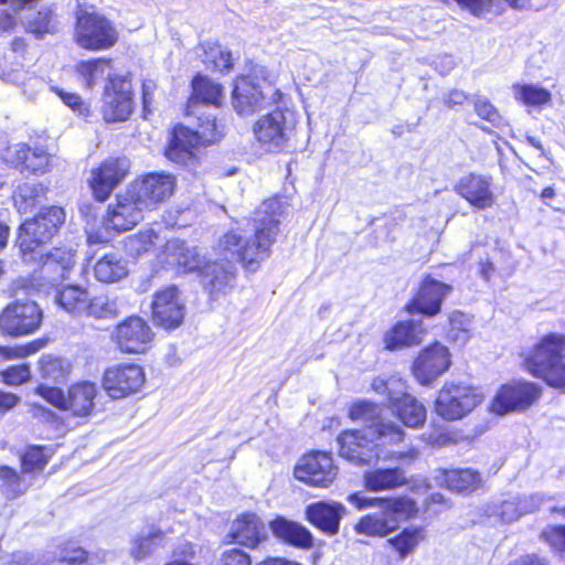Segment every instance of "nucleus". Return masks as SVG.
Segmentation results:
<instances>
[{"label":"nucleus","mask_w":565,"mask_h":565,"mask_svg":"<svg viewBox=\"0 0 565 565\" xmlns=\"http://www.w3.org/2000/svg\"><path fill=\"white\" fill-rule=\"evenodd\" d=\"M281 213L282 203L278 199L266 200L255 212L252 233L242 234L232 230L224 234L217 244L222 263H205L199 269L211 300L220 299L234 287L233 262H241L248 270L255 271L258 264L269 255Z\"/></svg>","instance_id":"1"},{"label":"nucleus","mask_w":565,"mask_h":565,"mask_svg":"<svg viewBox=\"0 0 565 565\" xmlns=\"http://www.w3.org/2000/svg\"><path fill=\"white\" fill-rule=\"evenodd\" d=\"M189 115H198V126L191 129L185 126H177L166 150L169 160L188 164L193 159V148L199 145H207L220 140L224 134V125L217 122L216 115L206 111V108L188 109Z\"/></svg>","instance_id":"2"},{"label":"nucleus","mask_w":565,"mask_h":565,"mask_svg":"<svg viewBox=\"0 0 565 565\" xmlns=\"http://www.w3.org/2000/svg\"><path fill=\"white\" fill-rule=\"evenodd\" d=\"M387 426L380 423L363 429L345 430L338 437L339 455L354 465H372L388 459Z\"/></svg>","instance_id":"3"},{"label":"nucleus","mask_w":565,"mask_h":565,"mask_svg":"<svg viewBox=\"0 0 565 565\" xmlns=\"http://www.w3.org/2000/svg\"><path fill=\"white\" fill-rule=\"evenodd\" d=\"M523 355L531 374L551 386L565 387V334H546Z\"/></svg>","instance_id":"4"},{"label":"nucleus","mask_w":565,"mask_h":565,"mask_svg":"<svg viewBox=\"0 0 565 565\" xmlns=\"http://www.w3.org/2000/svg\"><path fill=\"white\" fill-rule=\"evenodd\" d=\"M64 221L65 212L60 206L45 207L33 218L24 221L17 239L23 259L35 260L36 249L51 241Z\"/></svg>","instance_id":"5"},{"label":"nucleus","mask_w":565,"mask_h":565,"mask_svg":"<svg viewBox=\"0 0 565 565\" xmlns=\"http://www.w3.org/2000/svg\"><path fill=\"white\" fill-rule=\"evenodd\" d=\"M118 39L116 25L105 15L85 9L77 11L74 40L78 46L88 51H104L115 46Z\"/></svg>","instance_id":"6"},{"label":"nucleus","mask_w":565,"mask_h":565,"mask_svg":"<svg viewBox=\"0 0 565 565\" xmlns=\"http://www.w3.org/2000/svg\"><path fill=\"white\" fill-rule=\"evenodd\" d=\"M281 98L279 89L265 77L259 81L256 75L238 78L233 89V106L242 116L277 105Z\"/></svg>","instance_id":"7"},{"label":"nucleus","mask_w":565,"mask_h":565,"mask_svg":"<svg viewBox=\"0 0 565 565\" xmlns=\"http://www.w3.org/2000/svg\"><path fill=\"white\" fill-rule=\"evenodd\" d=\"M274 106L273 110L254 122L253 135L264 150L280 152L288 146L295 129V118L292 111L282 108L280 103Z\"/></svg>","instance_id":"8"},{"label":"nucleus","mask_w":565,"mask_h":565,"mask_svg":"<svg viewBox=\"0 0 565 565\" xmlns=\"http://www.w3.org/2000/svg\"><path fill=\"white\" fill-rule=\"evenodd\" d=\"M483 401L479 388L465 383H445L435 402V412L445 420H458Z\"/></svg>","instance_id":"9"},{"label":"nucleus","mask_w":565,"mask_h":565,"mask_svg":"<svg viewBox=\"0 0 565 565\" xmlns=\"http://www.w3.org/2000/svg\"><path fill=\"white\" fill-rule=\"evenodd\" d=\"M110 338L121 352L141 354L150 349L154 333L145 319L130 316L116 326Z\"/></svg>","instance_id":"10"},{"label":"nucleus","mask_w":565,"mask_h":565,"mask_svg":"<svg viewBox=\"0 0 565 565\" xmlns=\"http://www.w3.org/2000/svg\"><path fill=\"white\" fill-rule=\"evenodd\" d=\"M294 473L296 479L310 487L329 488L338 476V467L330 454L311 451L299 459Z\"/></svg>","instance_id":"11"},{"label":"nucleus","mask_w":565,"mask_h":565,"mask_svg":"<svg viewBox=\"0 0 565 565\" xmlns=\"http://www.w3.org/2000/svg\"><path fill=\"white\" fill-rule=\"evenodd\" d=\"M42 318V310L35 301L17 300L1 312L0 330L13 337L29 334L39 329Z\"/></svg>","instance_id":"12"},{"label":"nucleus","mask_w":565,"mask_h":565,"mask_svg":"<svg viewBox=\"0 0 565 565\" xmlns=\"http://www.w3.org/2000/svg\"><path fill=\"white\" fill-rule=\"evenodd\" d=\"M348 501L359 510L379 507L380 511L363 516L355 525V531L371 536H386L388 534V499L366 497L360 492L352 493Z\"/></svg>","instance_id":"13"},{"label":"nucleus","mask_w":565,"mask_h":565,"mask_svg":"<svg viewBox=\"0 0 565 565\" xmlns=\"http://www.w3.org/2000/svg\"><path fill=\"white\" fill-rule=\"evenodd\" d=\"M132 86L128 77L113 78L111 85H105L103 117L108 122L124 121L132 113Z\"/></svg>","instance_id":"14"},{"label":"nucleus","mask_w":565,"mask_h":565,"mask_svg":"<svg viewBox=\"0 0 565 565\" xmlns=\"http://www.w3.org/2000/svg\"><path fill=\"white\" fill-rule=\"evenodd\" d=\"M174 186L175 181L172 174L154 172L137 180L130 190L132 191V198L142 207L152 210L172 195Z\"/></svg>","instance_id":"15"},{"label":"nucleus","mask_w":565,"mask_h":565,"mask_svg":"<svg viewBox=\"0 0 565 565\" xmlns=\"http://www.w3.org/2000/svg\"><path fill=\"white\" fill-rule=\"evenodd\" d=\"M156 324L170 330L178 328L185 315V307L175 286H168L153 295L151 303Z\"/></svg>","instance_id":"16"},{"label":"nucleus","mask_w":565,"mask_h":565,"mask_svg":"<svg viewBox=\"0 0 565 565\" xmlns=\"http://www.w3.org/2000/svg\"><path fill=\"white\" fill-rule=\"evenodd\" d=\"M541 396L537 385L527 382H514L503 385L492 402V411L505 414L530 407Z\"/></svg>","instance_id":"17"},{"label":"nucleus","mask_w":565,"mask_h":565,"mask_svg":"<svg viewBox=\"0 0 565 565\" xmlns=\"http://www.w3.org/2000/svg\"><path fill=\"white\" fill-rule=\"evenodd\" d=\"M129 168V160L125 157H119L108 158L98 168L93 169L89 184L94 196L98 201H105L125 179Z\"/></svg>","instance_id":"18"},{"label":"nucleus","mask_w":565,"mask_h":565,"mask_svg":"<svg viewBox=\"0 0 565 565\" xmlns=\"http://www.w3.org/2000/svg\"><path fill=\"white\" fill-rule=\"evenodd\" d=\"M146 376L141 366L120 364L106 370L104 388L113 398H121L137 393L145 384Z\"/></svg>","instance_id":"19"},{"label":"nucleus","mask_w":565,"mask_h":565,"mask_svg":"<svg viewBox=\"0 0 565 565\" xmlns=\"http://www.w3.org/2000/svg\"><path fill=\"white\" fill-rule=\"evenodd\" d=\"M450 364L451 360L448 348L439 342H435L419 353L414 361L413 373L420 384L429 385L445 373Z\"/></svg>","instance_id":"20"},{"label":"nucleus","mask_w":565,"mask_h":565,"mask_svg":"<svg viewBox=\"0 0 565 565\" xmlns=\"http://www.w3.org/2000/svg\"><path fill=\"white\" fill-rule=\"evenodd\" d=\"M35 260H25L26 263H39L41 265V276L47 278L52 286L68 277L70 271L75 265V250L71 247H55L43 254L36 249Z\"/></svg>","instance_id":"21"},{"label":"nucleus","mask_w":565,"mask_h":565,"mask_svg":"<svg viewBox=\"0 0 565 565\" xmlns=\"http://www.w3.org/2000/svg\"><path fill=\"white\" fill-rule=\"evenodd\" d=\"M451 290L450 285L427 276L415 298L406 306V310L411 313L418 312L427 317H434L440 311L444 299Z\"/></svg>","instance_id":"22"},{"label":"nucleus","mask_w":565,"mask_h":565,"mask_svg":"<svg viewBox=\"0 0 565 565\" xmlns=\"http://www.w3.org/2000/svg\"><path fill=\"white\" fill-rule=\"evenodd\" d=\"M491 184L492 178L490 175L469 173L459 179L455 185V191L473 207L486 210L494 203L495 196Z\"/></svg>","instance_id":"23"},{"label":"nucleus","mask_w":565,"mask_h":565,"mask_svg":"<svg viewBox=\"0 0 565 565\" xmlns=\"http://www.w3.org/2000/svg\"><path fill=\"white\" fill-rule=\"evenodd\" d=\"M159 258L162 264L179 273L199 270L204 263L195 247L188 246L185 242L178 238L167 241Z\"/></svg>","instance_id":"24"},{"label":"nucleus","mask_w":565,"mask_h":565,"mask_svg":"<svg viewBox=\"0 0 565 565\" xmlns=\"http://www.w3.org/2000/svg\"><path fill=\"white\" fill-rule=\"evenodd\" d=\"M146 210L132 198V191L129 190L127 196L119 198L117 204L108 209L107 226L118 232L128 231L142 220Z\"/></svg>","instance_id":"25"},{"label":"nucleus","mask_w":565,"mask_h":565,"mask_svg":"<svg viewBox=\"0 0 565 565\" xmlns=\"http://www.w3.org/2000/svg\"><path fill=\"white\" fill-rule=\"evenodd\" d=\"M228 536L234 543L254 548L266 540L267 530L256 514L246 513L232 523Z\"/></svg>","instance_id":"26"},{"label":"nucleus","mask_w":565,"mask_h":565,"mask_svg":"<svg viewBox=\"0 0 565 565\" xmlns=\"http://www.w3.org/2000/svg\"><path fill=\"white\" fill-rule=\"evenodd\" d=\"M345 508L338 502H316L307 507L306 515L308 521L322 532L334 535L339 532L340 520Z\"/></svg>","instance_id":"27"},{"label":"nucleus","mask_w":565,"mask_h":565,"mask_svg":"<svg viewBox=\"0 0 565 565\" xmlns=\"http://www.w3.org/2000/svg\"><path fill=\"white\" fill-rule=\"evenodd\" d=\"M76 71L82 78L83 85L92 89L100 81L106 79V85H111L113 78H125L114 72L113 61L110 58L99 57L88 61H82L77 64Z\"/></svg>","instance_id":"28"},{"label":"nucleus","mask_w":565,"mask_h":565,"mask_svg":"<svg viewBox=\"0 0 565 565\" xmlns=\"http://www.w3.org/2000/svg\"><path fill=\"white\" fill-rule=\"evenodd\" d=\"M391 413H393L405 426L417 428L425 423L426 409L414 396L403 394L394 397L391 394Z\"/></svg>","instance_id":"29"},{"label":"nucleus","mask_w":565,"mask_h":565,"mask_svg":"<svg viewBox=\"0 0 565 565\" xmlns=\"http://www.w3.org/2000/svg\"><path fill=\"white\" fill-rule=\"evenodd\" d=\"M274 535L290 545L309 548L312 546L311 533L301 524L278 516L269 523Z\"/></svg>","instance_id":"30"},{"label":"nucleus","mask_w":565,"mask_h":565,"mask_svg":"<svg viewBox=\"0 0 565 565\" xmlns=\"http://www.w3.org/2000/svg\"><path fill=\"white\" fill-rule=\"evenodd\" d=\"M88 297L87 289L79 285H64L54 290L55 303L75 317L85 315Z\"/></svg>","instance_id":"31"},{"label":"nucleus","mask_w":565,"mask_h":565,"mask_svg":"<svg viewBox=\"0 0 565 565\" xmlns=\"http://www.w3.org/2000/svg\"><path fill=\"white\" fill-rule=\"evenodd\" d=\"M425 334L422 320L401 321L391 329V351L418 345Z\"/></svg>","instance_id":"32"},{"label":"nucleus","mask_w":565,"mask_h":565,"mask_svg":"<svg viewBox=\"0 0 565 565\" xmlns=\"http://www.w3.org/2000/svg\"><path fill=\"white\" fill-rule=\"evenodd\" d=\"M97 387L90 382H79L72 385L67 392V411L75 416H88L93 412Z\"/></svg>","instance_id":"33"},{"label":"nucleus","mask_w":565,"mask_h":565,"mask_svg":"<svg viewBox=\"0 0 565 565\" xmlns=\"http://www.w3.org/2000/svg\"><path fill=\"white\" fill-rule=\"evenodd\" d=\"M94 275L102 282L119 281L128 275L127 260L118 252L107 253L96 262Z\"/></svg>","instance_id":"34"},{"label":"nucleus","mask_w":565,"mask_h":565,"mask_svg":"<svg viewBox=\"0 0 565 565\" xmlns=\"http://www.w3.org/2000/svg\"><path fill=\"white\" fill-rule=\"evenodd\" d=\"M192 97L188 109L207 108V105L217 106L222 97L221 85L213 83L206 77L196 76L192 82Z\"/></svg>","instance_id":"35"},{"label":"nucleus","mask_w":565,"mask_h":565,"mask_svg":"<svg viewBox=\"0 0 565 565\" xmlns=\"http://www.w3.org/2000/svg\"><path fill=\"white\" fill-rule=\"evenodd\" d=\"M163 532L150 526L135 534L130 540L129 555L134 561L141 562L149 557L163 540Z\"/></svg>","instance_id":"36"},{"label":"nucleus","mask_w":565,"mask_h":565,"mask_svg":"<svg viewBox=\"0 0 565 565\" xmlns=\"http://www.w3.org/2000/svg\"><path fill=\"white\" fill-rule=\"evenodd\" d=\"M447 487L459 493H470L482 484L480 473L473 469H455L444 472Z\"/></svg>","instance_id":"37"},{"label":"nucleus","mask_w":565,"mask_h":565,"mask_svg":"<svg viewBox=\"0 0 565 565\" xmlns=\"http://www.w3.org/2000/svg\"><path fill=\"white\" fill-rule=\"evenodd\" d=\"M513 96L519 103L530 107H543L551 103L552 94L537 84L516 83L512 86Z\"/></svg>","instance_id":"38"},{"label":"nucleus","mask_w":565,"mask_h":565,"mask_svg":"<svg viewBox=\"0 0 565 565\" xmlns=\"http://www.w3.org/2000/svg\"><path fill=\"white\" fill-rule=\"evenodd\" d=\"M424 537L425 531L423 527L404 529L397 535L391 537V547L397 553L398 559L403 561L407 555L415 552Z\"/></svg>","instance_id":"39"},{"label":"nucleus","mask_w":565,"mask_h":565,"mask_svg":"<svg viewBox=\"0 0 565 565\" xmlns=\"http://www.w3.org/2000/svg\"><path fill=\"white\" fill-rule=\"evenodd\" d=\"M119 303L116 297L110 295H98L94 298L88 297L87 310L85 315L96 319H109L118 316Z\"/></svg>","instance_id":"40"},{"label":"nucleus","mask_w":565,"mask_h":565,"mask_svg":"<svg viewBox=\"0 0 565 565\" xmlns=\"http://www.w3.org/2000/svg\"><path fill=\"white\" fill-rule=\"evenodd\" d=\"M26 29L38 36L54 33L57 30V21L54 10L49 7L41 8L26 20Z\"/></svg>","instance_id":"41"},{"label":"nucleus","mask_w":565,"mask_h":565,"mask_svg":"<svg viewBox=\"0 0 565 565\" xmlns=\"http://www.w3.org/2000/svg\"><path fill=\"white\" fill-rule=\"evenodd\" d=\"M44 195L40 183H23L13 192L14 205L21 213H28Z\"/></svg>","instance_id":"42"},{"label":"nucleus","mask_w":565,"mask_h":565,"mask_svg":"<svg viewBox=\"0 0 565 565\" xmlns=\"http://www.w3.org/2000/svg\"><path fill=\"white\" fill-rule=\"evenodd\" d=\"M382 412L383 409L374 403L359 401L351 405L349 416L353 420H361L366 426L373 425L376 428L380 423L386 425L382 418Z\"/></svg>","instance_id":"43"},{"label":"nucleus","mask_w":565,"mask_h":565,"mask_svg":"<svg viewBox=\"0 0 565 565\" xmlns=\"http://www.w3.org/2000/svg\"><path fill=\"white\" fill-rule=\"evenodd\" d=\"M0 490L8 499H15L19 495L23 494L28 487L21 480V477L18 472L8 467H0Z\"/></svg>","instance_id":"44"},{"label":"nucleus","mask_w":565,"mask_h":565,"mask_svg":"<svg viewBox=\"0 0 565 565\" xmlns=\"http://www.w3.org/2000/svg\"><path fill=\"white\" fill-rule=\"evenodd\" d=\"M40 371L44 379L61 382L70 372V364L64 359L45 355L40 361Z\"/></svg>","instance_id":"45"},{"label":"nucleus","mask_w":565,"mask_h":565,"mask_svg":"<svg viewBox=\"0 0 565 565\" xmlns=\"http://www.w3.org/2000/svg\"><path fill=\"white\" fill-rule=\"evenodd\" d=\"M52 450L47 447L33 446L22 456V469L25 473L40 472L46 466Z\"/></svg>","instance_id":"46"},{"label":"nucleus","mask_w":565,"mask_h":565,"mask_svg":"<svg viewBox=\"0 0 565 565\" xmlns=\"http://www.w3.org/2000/svg\"><path fill=\"white\" fill-rule=\"evenodd\" d=\"M47 555H54L55 559L67 563L70 565H93L95 557L89 555L84 548L68 543L62 547L58 553H49Z\"/></svg>","instance_id":"47"},{"label":"nucleus","mask_w":565,"mask_h":565,"mask_svg":"<svg viewBox=\"0 0 565 565\" xmlns=\"http://www.w3.org/2000/svg\"><path fill=\"white\" fill-rule=\"evenodd\" d=\"M204 58L203 62L211 64L214 68L228 71L232 68V55L230 52L222 50L218 44L205 43L203 44Z\"/></svg>","instance_id":"48"},{"label":"nucleus","mask_w":565,"mask_h":565,"mask_svg":"<svg viewBox=\"0 0 565 565\" xmlns=\"http://www.w3.org/2000/svg\"><path fill=\"white\" fill-rule=\"evenodd\" d=\"M418 508L414 499L407 495H392L391 494V520L401 519L408 520L415 516Z\"/></svg>","instance_id":"49"},{"label":"nucleus","mask_w":565,"mask_h":565,"mask_svg":"<svg viewBox=\"0 0 565 565\" xmlns=\"http://www.w3.org/2000/svg\"><path fill=\"white\" fill-rule=\"evenodd\" d=\"M46 344L45 340L38 339L34 341H31L26 345H17V347H2L0 345V362L12 360V359H19V358H25L28 355H31L42 348H44Z\"/></svg>","instance_id":"50"},{"label":"nucleus","mask_w":565,"mask_h":565,"mask_svg":"<svg viewBox=\"0 0 565 565\" xmlns=\"http://www.w3.org/2000/svg\"><path fill=\"white\" fill-rule=\"evenodd\" d=\"M34 147H30L25 143H17L7 149L6 159L21 167L23 170L29 171V164L34 161Z\"/></svg>","instance_id":"51"},{"label":"nucleus","mask_w":565,"mask_h":565,"mask_svg":"<svg viewBox=\"0 0 565 565\" xmlns=\"http://www.w3.org/2000/svg\"><path fill=\"white\" fill-rule=\"evenodd\" d=\"M55 561L54 555L34 554L30 552H15L12 553L6 564L8 565H47Z\"/></svg>","instance_id":"52"},{"label":"nucleus","mask_w":565,"mask_h":565,"mask_svg":"<svg viewBox=\"0 0 565 565\" xmlns=\"http://www.w3.org/2000/svg\"><path fill=\"white\" fill-rule=\"evenodd\" d=\"M391 490L394 488L401 487V486H407L408 489H411L413 492L417 491L419 489L427 488V482L423 478H411L407 479L405 477V473L399 468H391Z\"/></svg>","instance_id":"53"},{"label":"nucleus","mask_w":565,"mask_h":565,"mask_svg":"<svg viewBox=\"0 0 565 565\" xmlns=\"http://www.w3.org/2000/svg\"><path fill=\"white\" fill-rule=\"evenodd\" d=\"M2 381L7 385L18 386L31 377V371L28 364L10 366L0 373Z\"/></svg>","instance_id":"54"},{"label":"nucleus","mask_w":565,"mask_h":565,"mask_svg":"<svg viewBox=\"0 0 565 565\" xmlns=\"http://www.w3.org/2000/svg\"><path fill=\"white\" fill-rule=\"evenodd\" d=\"M158 235L153 230H146L139 232L137 235L128 237V246L136 253L147 252L151 246L156 244Z\"/></svg>","instance_id":"55"},{"label":"nucleus","mask_w":565,"mask_h":565,"mask_svg":"<svg viewBox=\"0 0 565 565\" xmlns=\"http://www.w3.org/2000/svg\"><path fill=\"white\" fill-rule=\"evenodd\" d=\"M36 393L53 406L67 411V395H65L61 388L39 385L36 387Z\"/></svg>","instance_id":"56"},{"label":"nucleus","mask_w":565,"mask_h":565,"mask_svg":"<svg viewBox=\"0 0 565 565\" xmlns=\"http://www.w3.org/2000/svg\"><path fill=\"white\" fill-rule=\"evenodd\" d=\"M449 324L451 327L450 334L455 340L462 342L468 340L469 320L460 311H454L449 316Z\"/></svg>","instance_id":"57"},{"label":"nucleus","mask_w":565,"mask_h":565,"mask_svg":"<svg viewBox=\"0 0 565 565\" xmlns=\"http://www.w3.org/2000/svg\"><path fill=\"white\" fill-rule=\"evenodd\" d=\"M473 105L475 110L480 118L488 120L493 126L500 125L501 116L487 98L478 97L475 99Z\"/></svg>","instance_id":"58"},{"label":"nucleus","mask_w":565,"mask_h":565,"mask_svg":"<svg viewBox=\"0 0 565 565\" xmlns=\"http://www.w3.org/2000/svg\"><path fill=\"white\" fill-rule=\"evenodd\" d=\"M542 537L555 550L565 552V525H552L544 529Z\"/></svg>","instance_id":"59"},{"label":"nucleus","mask_w":565,"mask_h":565,"mask_svg":"<svg viewBox=\"0 0 565 565\" xmlns=\"http://www.w3.org/2000/svg\"><path fill=\"white\" fill-rule=\"evenodd\" d=\"M217 565H252V561L246 552L239 548H231L222 553Z\"/></svg>","instance_id":"60"},{"label":"nucleus","mask_w":565,"mask_h":565,"mask_svg":"<svg viewBox=\"0 0 565 565\" xmlns=\"http://www.w3.org/2000/svg\"><path fill=\"white\" fill-rule=\"evenodd\" d=\"M365 486L371 491L388 488V469H377L365 475Z\"/></svg>","instance_id":"61"},{"label":"nucleus","mask_w":565,"mask_h":565,"mask_svg":"<svg viewBox=\"0 0 565 565\" xmlns=\"http://www.w3.org/2000/svg\"><path fill=\"white\" fill-rule=\"evenodd\" d=\"M520 508L516 497H513L501 503L499 514L504 522L510 523L523 515Z\"/></svg>","instance_id":"62"},{"label":"nucleus","mask_w":565,"mask_h":565,"mask_svg":"<svg viewBox=\"0 0 565 565\" xmlns=\"http://www.w3.org/2000/svg\"><path fill=\"white\" fill-rule=\"evenodd\" d=\"M54 90L65 105L77 111L79 115H84L88 111L79 95L64 92L61 88H54Z\"/></svg>","instance_id":"63"},{"label":"nucleus","mask_w":565,"mask_h":565,"mask_svg":"<svg viewBox=\"0 0 565 565\" xmlns=\"http://www.w3.org/2000/svg\"><path fill=\"white\" fill-rule=\"evenodd\" d=\"M34 161L29 164V171L44 173L50 166V154L40 147H34Z\"/></svg>","instance_id":"64"}]
</instances>
